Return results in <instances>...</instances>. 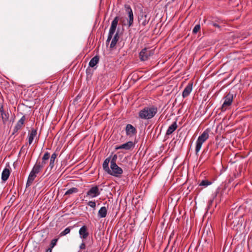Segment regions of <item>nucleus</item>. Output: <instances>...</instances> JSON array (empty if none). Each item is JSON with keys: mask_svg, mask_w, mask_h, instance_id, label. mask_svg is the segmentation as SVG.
Here are the masks:
<instances>
[{"mask_svg": "<svg viewBox=\"0 0 252 252\" xmlns=\"http://www.w3.org/2000/svg\"><path fill=\"white\" fill-rule=\"evenodd\" d=\"M2 122L5 124L9 120V115L8 112H5V113H2L0 115Z\"/></svg>", "mask_w": 252, "mask_h": 252, "instance_id": "25", "label": "nucleus"}, {"mask_svg": "<svg viewBox=\"0 0 252 252\" xmlns=\"http://www.w3.org/2000/svg\"><path fill=\"white\" fill-rule=\"evenodd\" d=\"M25 121V117L23 116L17 123L16 126L14 127L13 131V134L18 132V130H20L23 126Z\"/></svg>", "mask_w": 252, "mask_h": 252, "instance_id": "12", "label": "nucleus"}, {"mask_svg": "<svg viewBox=\"0 0 252 252\" xmlns=\"http://www.w3.org/2000/svg\"><path fill=\"white\" fill-rule=\"evenodd\" d=\"M158 113V108L156 106L145 107L138 113L139 117L144 120L153 118Z\"/></svg>", "mask_w": 252, "mask_h": 252, "instance_id": "1", "label": "nucleus"}, {"mask_svg": "<svg viewBox=\"0 0 252 252\" xmlns=\"http://www.w3.org/2000/svg\"><path fill=\"white\" fill-rule=\"evenodd\" d=\"M212 184V182L209 181L208 180H202L199 184V186H204L207 187L209 185H210Z\"/></svg>", "mask_w": 252, "mask_h": 252, "instance_id": "28", "label": "nucleus"}, {"mask_svg": "<svg viewBox=\"0 0 252 252\" xmlns=\"http://www.w3.org/2000/svg\"><path fill=\"white\" fill-rule=\"evenodd\" d=\"M37 135V130L34 128H32L31 132L29 134L28 136V142L29 145H31L33 141V139L35 138V140H38V138L36 137Z\"/></svg>", "mask_w": 252, "mask_h": 252, "instance_id": "13", "label": "nucleus"}, {"mask_svg": "<svg viewBox=\"0 0 252 252\" xmlns=\"http://www.w3.org/2000/svg\"><path fill=\"white\" fill-rule=\"evenodd\" d=\"M119 21V17H116L111 23V25L109 29L108 36L106 40V43L108 44L111 40L113 35L115 32L118 23Z\"/></svg>", "mask_w": 252, "mask_h": 252, "instance_id": "5", "label": "nucleus"}, {"mask_svg": "<svg viewBox=\"0 0 252 252\" xmlns=\"http://www.w3.org/2000/svg\"><path fill=\"white\" fill-rule=\"evenodd\" d=\"M86 248V245L85 243H82L80 246V249H85Z\"/></svg>", "mask_w": 252, "mask_h": 252, "instance_id": "35", "label": "nucleus"}, {"mask_svg": "<svg viewBox=\"0 0 252 252\" xmlns=\"http://www.w3.org/2000/svg\"><path fill=\"white\" fill-rule=\"evenodd\" d=\"M70 231V227H67L60 234V236L62 237L68 234Z\"/></svg>", "mask_w": 252, "mask_h": 252, "instance_id": "29", "label": "nucleus"}, {"mask_svg": "<svg viewBox=\"0 0 252 252\" xmlns=\"http://www.w3.org/2000/svg\"><path fill=\"white\" fill-rule=\"evenodd\" d=\"M58 239H54L51 241L50 244V248L49 249H51V250L56 245L57 242L58 241Z\"/></svg>", "mask_w": 252, "mask_h": 252, "instance_id": "30", "label": "nucleus"}, {"mask_svg": "<svg viewBox=\"0 0 252 252\" xmlns=\"http://www.w3.org/2000/svg\"><path fill=\"white\" fill-rule=\"evenodd\" d=\"M78 191V189L76 188H72L68 189L65 193V195H70L73 193H77Z\"/></svg>", "mask_w": 252, "mask_h": 252, "instance_id": "26", "label": "nucleus"}, {"mask_svg": "<svg viewBox=\"0 0 252 252\" xmlns=\"http://www.w3.org/2000/svg\"><path fill=\"white\" fill-rule=\"evenodd\" d=\"M126 10L128 14V26L129 27H131L133 25V14L132 10L130 6L127 5L125 6Z\"/></svg>", "mask_w": 252, "mask_h": 252, "instance_id": "10", "label": "nucleus"}, {"mask_svg": "<svg viewBox=\"0 0 252 252\" xmlns=\"http://www.w3.org/2000/svg\"><path fill=\"white\" fill-rule=\"evenodd\" d=\"M150 20V17L149 16L145 11H141L138 17V22L140 24L143 26H145L148 24Z\"/></svg>", "mask_w": 252, "mask_h": 252, "instance_id": "6", "label": "nucleus"}, {"mask_svg": "<svg viewBox=\"0 0 252 252\" xmlns=\"http://www.w3.org/2000/svg\"><path fill=\"white\" fill-rule=\"evenodd\" d=\"M154 54V50L145 48L139 53V58L141 61L148 60Z\"/></svg>", "mask_w": 252, "mask_h": 252, "instance_id": "4", "label": "nucleus"}, {"mask_svg": "<svg viewBox=\"0 0 252 252\" xmlns=\"http://www.w3.org/2000/svg\"><path fill=\"white\" fill-rule=\"evenodd\" d=\"M107 213V209L105 207L100 208L98 212V216L100 218H105Z\"/></svg>", "mask_w": 252, "mask_h": 252, "instance_id": "22", "label": "nucleus"}, {"mask_svg": "<svg viewBox=\"0 0 252 252\" xmlns=\"http://www.w3.org/2000/svg\"><path fill=\"white\" fill-rule=\"evenodd\" d=\"M117 159V155H114V156L112 157V158L111 159L110 161V164H116V160Z\"/></svg>", "mask_w": 252, "mask_h": 252, "instance_id": "32", "label": "nucleus"}, {"mask_svg": "<svg viewBox=\"0 0 252 252\" xmlns=\"http://www.w3.org/2000/svg\"><path fill=\"white\" fill-rule=\"evenodd\" d=\"M192 90V83H189L186 87L182 93V96L185 98L189 96Z\"/></svg>", "mask_w": 252, "mask_h": 252, "instance_id": "15", "label": "nucleus"}, {"mask_svg": "<svg viewBox=\"0 0 252 252\" xmlns=\"http://www.w3.org/2000/svg\"><path fill=\"white\" fill-rule=\"evenodd\" d=\"M119 38H120V36H119V33L118 32H117L116 33V34H115V35L114 36V37L111 42V43L110 45V49L114 50V49H116V45L119 39Z\"/></svg>", "mask_w": 252, "mask_h": 252, "instance_id": "16", "label": "nucleus"}, {"mask_svg": "<svg viewBox=\"0 0 252 252\" xmlns=\"http://www.w3.org/2000/svg\"><path fill=\"white\" fill-rule=\"evenodd\" d=\"M233 95L231 94H228L224 98V101L221 106L222 111H224L226 110L228 106H229L232 102Z\"/></svg>", "mask_w": 252, "mask_h": 252, "instance_id": "7", "label": "nucleus"}, {"mask_svg": "<svg viewBox=\"0 0 252 252\" xmlns=\"http://www.w3.org/2000/svg\"><path fill=\"white\" fill-rule=\"evenodd\" d=\"M87 204L91 207L93 208L94 209H95L96 203L94 201H90Z\"/></svg>", "mask_w": 252, "mask_h": 252, "instance_id": "33", "label": "nucleus"}, {"mask_svg": "<svg viewBox=\"0 0 252 252\" xmlns=\"http://www.w3.org/2000/svg\"><path fill=\"white\" fill-rule=\"evenodd\" d=\"M6 111L4 110V107L0 109V115H1L2 113H5Z\"/></svg>", "mask_w": 252, "mask_h": 252, "instance_id": "36", "label": "nucleus"}, {"mask_svg": "<svg viewBox=\"0 0 252 252\" xmlns=\"http://www.w3.org/2000/svg\"><path fill=\"white\" fill-rule=\"evenodd\" d=\"M36 175H37V174L32 172V171H31V172L29 175L27 182V184H26L27 187H29L30 186H31L32 185L33 181L36 178Z\"/></svg>", "mask_w": 252, "mask_h": 252, "instance_id": "18", "label": "nucleus"}, {"mask_svg": "<svg viewBox=\"0 0 252 252\" xmlns=\"http://www.w3.org/2000/svg\"><path fill=\"white\" fill-rule=\"evenodd\" d=\"M100 192L96 186L92 187L86 193V196L94 198L98 196Z\"/></svg>", "mask_w": 252, "mask_h": 252, "instance_id": "8", "label": "nucleus"}, {"mask_svg": "<svg viewBox=\"0 0 252 252\" xmlns=\"http://www.w3.org/2000/svg\"><path fill=\"white\" fill-rule=\"evenodd\" d=\"M200 29V26L199 24L196 25L194 27L192 32L193 33H196Z\"/></svg>", "mask_w": 252, "mask_h": 252, "instance_id": "31", "label": "nucleus"}, {"mask_svg": "<svg viewBox=\"0 0 252 252\" xmlns=\"http://www.w3.org/2000/svg\"><path fill=\"white\" fill-rule=\"evenodd\" d=\"M57 156H58V154L56 153H53L51 155L50 159L49 165L48 166V168H49L50 169V170L53 169V168L54 167L55 161V160H56Z\"/></svg>", "mask_w": 252, "mask_h": 252, "instance_id": "20", "label": "nucleus"}, {"mask_svg": "<svg viewBox=\"0 0 252 252\" xmlns=\"http://www.w3.org/2000/svg\"><path fill=\"white\" fill-rule=\"evenodd\" d=\"M10 171L8 168H4L2 172L1 179L3 181H6L9 178Z\"/></svg>", "mask_w": 252, "mask_h": 252, "instance_id": "21", "label": "nucleus"}, {"mask_svg": "<svg viewBox=\"0 0 252 252\" xmlns=\"http://www.w3.org/2000/svg\"><path fill=\"white\" fill-rule=\"evenodd\" d=\"M209 24L215 27H217V28H219L220 27V26L218 24H217L216 23H214L213 22H210L209 23Z\"/></svg>", "mask_w": 252, "mask_h": 252, "instance_id": "34", "label": "nucleus"}, {"mask_svg": "<svg viewBox=\"0 0 252 252\" xmlns=\"http://www.w3.org/2000/svg\"><path fill=\"white\" fill-rule=\"evenodd\" d=\"M134 143L130 141L121 145L116 146L115 147V150L125 149L126 150H129L133 148L134 147Z\"/></svg>", "mask_w": 252, "mask_h": 252, "instance_id": "9", "label": "nucleus"}, {"mask_svg": "<svg viewBox=\"0 0 252 252\" xmlns=\"http://www.w3.org/2000/svg\"><path fill=\"white\" fill-rule=\"evenodd\" d=\"M110 161V158H106L102 164V167L103 170L106 172L107 173H108L110 168L109 167V163Z\"/></svg>", "mask_w": 252, "mask_h": 252, "instance_id": "23", "label": "nucleus"}, {"mask_svg": "<svg viewBox=\"0 0 252 252\" xmlns=\"http://www.w3.org/2000/svg\"><path fill=\"white\" fill-rule=\"evenodd\" d=\"M3 105L2 103H0V109L2 108V107H3Z\"/></svg>", "mask_w": 252, "mask_h": 252, "instance_id": "39", "label": "nucleus"}, {"mask_svg": "<svg viewBox=\"0 0 252 252\" xmlns=\"http://www.w3.org/2000/svg\"><path fill=\"white\" fill-rule=\"evenodd\" d=\"M46 252H52L51 249H48Z\"/></svg>", "mask_w": 252, "mask_h": 252, "instance_id": "38", "label": "nucleus"}, {"mask_svg": "<svg viewBox=\"0 0 252 252\" xmlns=\"http://www.w3.org/2000/svg\"><path fill=\"white\" fill-rule=\"evenodd\" d=\"M209 138V133L207 130H205L198 137L195 146V153L197 155L199 152L202 145Z\"/></svg>", "mask_w": 252, "mask_h": 252, "instance_id": "2", "label": "nucleus"}, {"mask_svg": "<svg viewBox=\"0 0 252 252\" xmlns=\"http://www.w3.org/2000/svg\"><path fill=\"white\" fill-rule=\"evenodd\" d=\"M43 166L44 165L41 163L40 162H36L33 167L32 171L37 174L40 172Z\"/></svg>", "mask_w": 252, "mask_h": 252, "instance_id": "17", "label": "nucleus"}, {"mask_svg": "<svg viewBox=\"0 0 252 252\" xmlns=\"http://www.w3.org/2000/svg\"><path fill=\"white\" fill-rule=\"evenodd\" d=\"M218 193V191H216L213 194V199H214L217 196Z\"/></svg>", "mask_w": 252, "mask_h": 252, "instance_id": "37", "label": "nucleus"}, {"mask_svg": "<svg viewBox=\"0 0 252 252\" xmlns=\"http://www.w3.org/2000/svg\"><path fill=\"white\" fill-rule=\"evenodd\" d=\"M125 130L127 136L131 137L137 133L136 129L131 124L126 125Z\"/></svg>", "mask_w": 252, "mask_h": 252, "instance_id": "11", "label": "nucleus"}, {"mask_svg": "<svg viewBox=\"0 0 252 252\" xmlns=\"http://www.w3.org/2000/svg\"><path fill=\"white\" fill-rule=\"evenodd\" d=\"M88 252V251H86V252Z\"/></svg>", "mask_w": 252, "mask_h": 252, "instance_id": "41", "label": "nucleus"}, {"mask_svg": "<svg viewBox=\"0 0 252 252\" xmlns=\"http://www.w3.org/2000/svg\"><path fill=\"white\" fill-rule=\"evenodd\" d=\"M178 127L176 122H174L167 129L166 135H169L171 134Z\"/></svg>", "mask_w": 252, "mask_h": 252, "instance_id": "19", "label": "nucleus"}, {"mask_svg": "<svg viewBox=\"0 0 252 252\" xmlns=\"http://www.w3.org/2000/svg\"><path fill=\"white\" fill-rule=\"evenodd\" d=\"M233 180V179H232V178H230L229 180V182L230 183L231 181H232Z\"/></svg>", "mask_w": 252, "mask_h": 252, "instance_id": "40", "label": "nucleus"}, {"mask_svg": "<svg viewBox=\"0 0 252 252\" xmlns=\"http://www.w3.org/2000/svg\"><path fill=\"white\" fill-rule=\"evenodd\" d=\"M79 234L81 238L83 239H85L88 237L89 233L88 232L87 227L86 225H83L80 228L79 230Z\"/></svg>", "mask_w": 252, "mask_h": 252, "instance_id": "14", "label": "nucleus"}, {"mask_svg": "<svg viewBox=\"0 0 252 252\" xmlns=\"http://www.w3.org/2000/svg\"><path fill=\"white\" fill-rule=\"evenodd\" d=\"M49 158H50V153L48 152H46L44 154V155L42 158V162L41 163L43 164L44 165V164H45L46 163V161L48 160Z\"/></svg>", "mask_w": 252, "mask_h": 252, "instance_id": "27", "label": "nucleus"}, {"mask_svg": "<svg viewBox=\"0 0 252 252\" xmlns=\"http://www.w3.org/2000/svg\"><path fill=\"white\" fill-rule=\"evenodd\" d=\"M99 58L98 56H95L93 57L89 62V66L91 67H94L99 62Z\"/></svg>", "mask_w": 252, "mask_h": 252, "instance_id": "24", "label": "nucleus"}, {"mask_svg": "<svg viewBox=\"0 0 252 252\" xmlns=\"http://www.w3.org/2000/svg\"><path fill=\"white\" fill-rule=\"evenodd\" d=\"M123 173V169L117 164H110V169L108 174L116 177L120 178Z\"/></svg>", "mask_w": 252, "mask_h": 252, "instance_id": "3", "label": "nucleus"}]
</instances>
